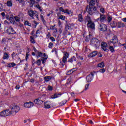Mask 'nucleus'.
Wrapping results in <instances>:
<instances>
[{
  "label": "nucleus",
  "mask_w": 126,
  "mask_h": 126,
  "mask_svg": "<svg viewBox=\"0 0 126 126\" xmlns=\"http://www.w3.org/2000/svg\"><path fill=\"white\" fill-rule=\"evenodd\" d=\"M78 21L80 22H82V21H83V18H82V16L78 17Z\"/></svg>",
  "instance_id": "a19ab883"
},
{
  "label": "nucleus",
  "mask_w": 126,
  "mask_h": 126,
  "mask_svg": "<svg viewBox=\"0 0 126 126\" xmlns=\"http://www.w3.org/2000/svg\"><path fill=\"white\" fill-rule=\"evenodd\" d=\"M50 39L51 40V41H52L53 42H55V41H56V39H55V38L53 36L50 37Z\"/></svg>",
  "instance_id": "8fccbe9b"
},
{
  "label": "nucleus",
  "mask_w": 126,
  "mask_h": 126,
  "mask_svg": "<svg viewBox=\"0 0 126 126\" xmlns=\"http://www.w3.org/2000/svg\"><path fill=\"white\" fill-rule=\"evenodd\" d=\"M96 10H97V7H94V8H93V10H94V11H96Z\"/></svg>",
  "instance_id": "e2e57ef3"
},
{
  "label": "nucleus",
  "mask_w": 126,
  "mask_h": 126,
  "mask_svg": "<svg viewBox=\"0 0 126 126\" xmlns=\"http://www.w3.org/2000/svg\"><path fill=\"white\" fill-rule=\"evenodd\" d=\"M30 6L31 7H33V5H34V4H35V0H30Z\"/></svg>",
  "instance_id": "5701e85b"
},
{
  "label": "nucleus",
  "mask_w": 126,
  "mask_h": 126,
  "mask_svg": "<svg viewBox=\"0 0 126 126\" xmlns=\"http://www.w3.org/2000/svg\"><path fill=\"white\" fill-rule=\"evenodd\" d=\"M45 108L46 109H50V108H51V105H50V104H47V102H46L45 103Z\"/></svg>",
  "instance_id": "72a5a7b5"
},
{
  "label": "nucleus",
  "mask_w": 126,
  "mask_h": 126,
  "mask_svg": "<svg viewBox=\"0 0 126 126\" xmlns=\"http://www.w3.org/2000/svg\"><path fill=\"white\" fill-rule=\"evenodd\" d=\"M117 26L118 28H121L122 27H124L125 26V24L122 23V22H119L117 24Z\"/></svg>",
  "instance_id": "b1692460"
},
{
  "label": "nucleus",
  "mask_w": 126,
  "mask_h": 126,
  "mask_svg": "<svg viewBox=\"0 0 126 126\" xmlns=\"http://www.w3.org/2000/svg\"><path fill=\"white\" fill-rule=\"evenodd\" d=\"M100 11L102 13H104V12H105V9H104V8H100Z\"/></svg>",
  "instance_id": "3c124183"
},
{
  "label": "nucleus",
  "mask_w": 126,
  "mask_h": 126,
  "mask_svg": "<svg viewBox=\"0 0 126 126\" xmlns=\"http://www.w3.org/2000/svg\"><path fill=\"white\" fill-rule=\"evenodd\" d=\"M25 25H28V26L31 27V23H29V22L26 21L24 23Z\"/></svg>",
  "instance_id": "c9c22d12"
},
{
  "label": "nucleus",
  "mask_w": 126,
  "mask_h": 126,
  "mask_svg": "<svg viewBox=\"0 0 126 126\" xmlns=\"http://www.w3.org/2000/svg\"><path fill=\"white\" fill-rule=\"evenodd\" d=\"M48 90H49L50 91H52L53 90V87L51 86H48Z\"/></svg>",
  "instance_id": "49530a36"
},
{
  "label": "nucleus",
  "mask_w": 126,
  "mask_h": 126,
  "mask_svg": "<svg viewBox=\"0 0 126 126\" xmlns=\"http://www.w3.org/2000/svg\"><path fill=\"white\" fill-rule=\"evenodd\" d=\"M97 66L98 67H100V68H103L105 66V63H104V62H102L101 63H99Z\"/></svg>",
  "instance_id": "412c9836"
},
{
  "label": "nucleus",
  "mask_w": 126,
  "mask_h": 126,
  "mask_svg": "<svg viewBox=\"0 0 126 126\" xmlns=\"http://www.w3.org/2000/svg\"><path fill=\"white\" fill-rule=\"evenodd\" d=\"M58 24L59 26H61L62 25V23L61 22V21L59 20Z\"/></svg>",
  "instance_id": "680f3d73"
},
{
  "label": "nucleus",
  "mask_w": 126,
  "mask_h": 126,
  "mask_svg": "<svg viewBox=\"0 0 126 126\" xmlns=\"http://www.w3.org/2000/svg\"><path fill=\"white\" fill-rule=\"evenodd\" d=\"M1 15L2 16H4V15H5V14H4V12H2V13H1Z\"/></svg>",
  "instance_id": "69168bd1"
},
{
  "label": "nucleus",
  "mask_w": 126,
  "mask_h": 126,
  "mask_svg": "<svg viewBox=\"0 0 126 126\" xmlns=\"http://www.w3.org/2000/svg\"><path fill=\"white\" fill-rule=\"evenodd\" d=\"M76 61V58H75V57L73 56L71 59L68 60V62L72 63H74Z\"/></svg>",
  "instance_id": "f3484780"
},
{
  "label": "nucleus",
  "mask_w": 126,
  "mask_h": 126,
  "mask_svg": "<svg viewBox=\"0 0 126 126\" xmlns=\"http://www.w3.org/2000/svg\"><path fill=\"white\" fill-rule=\"evenodd\" d=\"M65 103H66V101H65L64 103H63L62 102H60L59 103V105H60V106H63V105H64V104H65Z\"/></svg>",
  "instance_id": "864d4df0"
},
{
  "label": "nucleus",
  "mask_w": 126,
  "mask_h": 126,
  "mask_svg": "<svg viewBox=\"0 0 126 126\" xmlns=\"http://www.w3.org/2000/svg\"><path fill=\"white\" fill-rule=\"evenodd\" d=\"M91 45L96 48L100 47V41L98 39L93 38L91 40Z\"/></svg>",
  "instance_id": "20e7f679"
},
{
  "label": "nucleus",
  "mask_w": 126,
  "mask_h": 126,
  "mask_svg": "<svg viewBox=\"0 0 126 126\" xmlns=\"http://www.w3.org/2000/svg\"><path fill=\"white\" fill-rule=\"evenodd\" d=\"M7 4L8 6H12V2L11 1L9 0L7 2Z\"/></svg>",
  "instance_id": "e433bc0d"
},
{
  "label": "nucleus",
  "mask_w": 126,
  "mask_h": 126,
  "mask_svg": "<svg viewBox=\"0 0 126 126\" xmlns=\"http://www.w3.org/2000/svg\"><path fill=\"white\" fill-rule=\"evenodd\" d=\"M37 34H40V30H37L36 32V36H37Z\"/></svg>",
  "instance_id": "5fc2aeb1"
},
{
  "label": "nucleus",
  "mask_w": 126,
  "mask_h": 126,
  "mask_svg": "<svg viewBox=\"0 0 126 126\" xmlns=\"http://www.w3.org/2000/svg\"><path fill=\"white\" fill-rule=\"evenodd\" d=\"M30 41L32 44H35V40H34V38H33V36L30 37Z\"/></svg>",
  "instance_id": "2f4dec72"
},
{
  "label": "nucleus",
  "mask_w": 126,
  "mask_h": 126,
  "mask_svg": "<svg viewBox=\"0 0 126 126\" xmlns=\"http://www.w3.org/2000/svg\"><path fill=\"white\" fill-rule=\"evenodd\" d=\"M14 19H15V20H16V21H17L18 22L19 21V20H20V19L18 17H17V16H15V17H14Z\"/></svg>",
  "instance_id": "c03bdc74"
},
{
  "label": "nucleus",
  "mask_w": 126,
  "mask_h": 126,
  "mask_svg": "<svg viewBox=\"0 0 126 126\" xmlns=\"http://www.w3.org/2000/svg\"><path fill=\"white\" fill-rule=\"evenodd\" d=\"M70 24H66L65 25V29L66 30H69V29H70Z\"/></svg>",
  "instance_id": "f704fd0d"
},
{
  "label": "nucleus",
  "mask_w": 126,
  "mask_h": 126,
  "mask_svg": "<svg viewBox=\"0 0 126 126\" xmlns=\"http://www.w3.org/2000/svg\"><path fill=\"white\" fill-rule=\"evenodd\" d=\"M51 79H52V77L49 76H46L44 77V80H45V81H50V80H51Z\"/></svg>",
  "instance_id": "bb28decb"
},
{
  "label": "nucleus",
  "mask_w": 126,
  "mask_h": 126,
  "mask_svg": "<svg viewBox=\"0 0 126 126\" xmlns=\"http://www.w3.org/2000/svg\"><path fill=\"white\" fill-rule=\"evenodd\" d=\"M99 29L103 32H107V26L104 24H101L99 27Z\"/></svg>",
  "instance_id": "6e6552de"
},
{
  "label": "nucleus",
  "mask_w": 126,
  "mask_h": 126,
  "mask_svg": "<svg viewBox=\"0 0 126 126\" xmlns=\"http://www.w3.org/2000/svg\"><path fill=\"white\" fill-rule=\"evenodd\" d=\"M15 88H16V89H17V90H18L19 89V88H20V86H19V85H17L16 86Z\"/></svg>",
  "instance_id": "603ef678"
},
{
  "label": "nucleus",
  "mask_w": 126,
  "mask_h": 126,
  "mask_svg": "<svg viewBox=\"0 0 126 126\" xmlns=\"http://www.w3.org/2000/svg\"><path fill=\"white\" fill-rule=\"evenodd\" d=\"M89 123H90V124H91V125L93 124V122L91 120H89Z\"/></svg>",
  "instance_id": "bf43d9fd"
},
{
  "label": "nucleus",
  "mask_w": 126,
  "mask_h": 126,
  "mask_svg": "<svg viewBox=\"0 0 126 126\" xmlns=\"http://www.w3.org/2000/svg\"><path fill=\"white\" fill-rule=\"evenodd\" d=\"M113 18H112V17H108L107 18V21L108 22H111L112 21Z\"/></svg>",
  "instance_id": "79ce46f5"
},
{
  "label": "nucleus",
  "mask_w": 126,
  "mask_h": 126,
  "mask_svg": "<svg viewBox=\"0 0 126 126\" xmlns=\"http://www.w3.org/2000/svg\"><path fill=\"white\" fill-rule=\"evenodd\" d=\"M16 64L14 63H11L8 64V67H13V66H15Z\"/></svg>",
  "instance_id": "a878e982"
},
{
  "label": "nucleus",
  "mask_w": 126,
  "mask_h": 126,
  "mask_svg": "<svg viewBox=\"0 0 126 126\" xmlns=\"http://www.w3.org/2000/svg\"><path fill=\"white\" fill-rule=\"evenodd\" d=\"M123 21H124V22H126V18H124L122 19Z\"/></svg>",
  "instance_id": "0e129e2a"
},
{
  "label": "nucleus",
  "mask_w": 126,
  "mask_h": 126,
  "mask_svg": "<svg viewBox=\"0 0 126 126\" xmlns=\"http://www.w3.org/2000/svg\"><path fill=\"white\" fill-rule=\"evenodd\" d=\"M33 51H35V53H38V50L35 48V47H33Z\"/></svg>",
  "instance_id": "13d9d810"
},
{
  "label": "nucleus",
  "mask_w": 126,
  "mask_h": 126,
  "mask_svg": "<svg viewBox=\"0 0 126 126\" xmlns=\"http://www.w3.org/2000/svg\"><path fill=\"white\" fill-rule=\"evenodd\" d=\"M79 100H80V99H78V98H75V99H74V101L75 102H78V101H79Z\"/></svg>",
  "instance_id": "4d7b16f0"
},
{
  "label": "nucleus",
  "mask_w": 126,
  "mask_h": 126,
  "mask_svg": "<svg viewBox=\"0 0 126 126\" xmlns=\"http://www.w3.org/2000/svg\"><path fill=\"white\" fill-rule=\"evenodd\" d=\"M63 54H64V55L63 58L62 62L64 63H66L67 59H68V57L69 56V53H68L66 52H64Z\"/></svg>",
  "instance_id": "0eeeda50"
},
{
  "label": "nucleus",
  "mask_w": 126,
  "mask_h": 126,
  "mask_svg": "<svg viewBox=\"0 0 126 126\" xmlns=\"http://www.w3.org/2000/svg\"><path fill=\"white\" fill-rule=\"evenodd\" d=\"M53 46H54V44H53V43L50 42V43H49V44L48 47H49L50 49H52V48H53Z\"/></svg>",
  "instance_id": "ea45409f"
},
{
  "label": "nucleus",
  "mask_w": 126,
  "mask_h": 126,
  "mask_svg": "<svg viewBox=\"0 0 126 126\" xmlns=\"http://www.w3.org/2000/svg\"><path fill=\"white\" fill-rule=\"evenodd\" d=\"M37 59L38 58H42L43 57V53L41 52H37V56H36Z\"/></svg>",
  "instance_id": "393cba45"
},
{
  "label": "nucleus",
  "mask_w": 126,
  "mask_h": 126,
  "mask_svg": "<svg viewBox=\"0 0 126 126\" xmlns=\"http://www.w3.org/2000/svg\"><path fill=\"white\" fill-rule=\"evenodd\" d=\"M6 19H8L11 23H13V24H14V22H15L14 17L13 18L12 17H6Z\"/></svg>",
  "instance_id": "dca6fc26"
},
{
  "label": "nucleus",
  "mask_w": 126,
  "mask_h": 126,
  "mask_svg": "<svg viewBox=\"0 0 126 126\" xmlns=\"http://www.w3.org/2000/svg\"><path fill=\"white\" fill-rule=\"evenodd\" d=\"M96 74V72L95 71L91 72V74L86 77L87 81H88V82H91L92 79L94 77V74Z\"/></svg>",
  "instance_id": "39448f33"
},
{
  "label": "nucleus",
  "mask_w": 126,
  "mask_h": 126,
  "mask_svg": "<svg viewBox=\"0 0 126 126\" xmlns=\"http://www.w3.org/2000/svg\"><path fill=\"white\" fill-rule=\"evenodd\" d=\"M0 10H2V5L0 4Z\"/></svg>",
  "instance_id": "052dcab7"
},
{
  "label": "nucleus",
  "mask_w": 126,
  "mask_h": 126,
  "mask_svg": "<svg viewBox=\"0 0 126 126\" xmlns=\"http://www.w3.org/2000/svg\"><path fill=\"white\" fill-rule=\"evenodd\" d=\"M107 47H108V43L106 42H103L101 44V48L104 52H107Z\"/></svg>",
  "instance_id": "f8f14e48"
},
{
  "label": "nucleus",
  "mask_w": 126,
  "mask_h": 126,
  "mask_svg": "<svg viewBox=\"0 0 126 126\" xmlns=\"http://www.w3.org/2000/svg\"><path fill=\"white\" fill-rule=\"evenodd\" d=\"M19 2L22 3V5H24L25 4V1L23 0H17Z\"/></svg>",
  "instance_id": "4c0bfd02"
},
{
  "label": "nucleus",
  "mask_w": 126,
  "mask_h": 126,
  "mask_svg": "<svg viewBox=\"0 0 126 126\" xmlns=\"http://www.w3.org/2000/svg\"><path fill=\"white\" fill-rule=\"evenodd\" d=\"M88 87H89V84H87L85 86L84 91H86V90H88Z\"/></svg>",
  "instance_id": "58836bf2"
},
{
  "label": "nucleus",
  "mask_w": 126,
  "mask_h": 126,
  "mask_svg": "<svg viewBox=\"0 0 126 126\" xmlns=\"http://www.w3.org/2000/svg\"><path fill=\"white\" fill-rule=\"evenodd\" d=\"M78 59H79L80 60H81V61L83 60V57L81 56H78Z\"/></svg>",
  "instance_id": "6e6d98bb"
},
{
  "label": "nucleus",
  "mask_w": 126,
  "mask_h": 126,
  "mask_svg": "<svg viewBox=\"0 0 126 126\" xmlns=\"http://www.w3.org/2000/svg\"><path fill=\"white\" fill-rule=\"evenodd\" d=\"M109 46V50L111 52V53H114L115 52V49H114V47L112 46V44Z\"/></svg>",
  "instance_id": "cd10ccee"
},
{
  "label": "nucleus",
  "mask_w": 126,
  "mask_h": 126,
  "mask_svg": "<svg viewBox=\"0 0 126 126\" xmlns=\"http://www.w3.org/2000/svg\"><path fill=\"white\" fill-rule=\"evenodd\" d=\"M59 9L61 11H62L63 12H64V13H66L68 15L71 14V13H72V12H71V11L67 9L64 10L63 8V7H60Z\"/></svg>",
  "instance_id": "9b49d317"
},
{
  "label": "nucleus",
  "mask_w": 126,
  "mask_h": 126,
  "mask_svg": "<svg viewBox=\"0 0 126 126\" xmlns=\"http://www.w3.org/2000/svg\"><path fill=\"white\" fill-rule=\"evenodd\" d=\"M105 71H106V69H105V68H102V69H99V71L96 72L95 73L96 74V75H97V74H99L100 72H101V73H104Z\"/></svg>",
  "instance_id": "aec40b11"
},
{
  "label": "nucleus",
  "mask_w": 126,
  "mask_h": 126,
  "mask_svg": "<svg viewBox=\"0 0 126 126\" xmlns=\"http://www.w3.org/2000/svg\"><path fill=\"white\" fill-rule=\"evenodd\" d=\"M46 60H47V58L42 57L41 58V61H42L43 64L46 63Z\"/></svg>",
  "instance_id": "473e14b6"
},
{
  "label": "nucleus",
  "mask_w": 126,
  "mask_h": 126,
  "mask_svg": "<svg viewBox=\"0 0 126 126\" xmlns=\"http://www.w3.org/2000/svg\"><path fill=\"white\" fill-rule=\"evenodd\" d=\"M110 26L112 28H116V27H117L118 26V24H117L116 22L113 21L111 23Z\"/></svg>",
  "instance_id": "6ab92c4d"
},
{
  "label": "nucleus",
  "mask_w": 126,
  "mask_h": 126,
  "mask_svg": "<svg viewBox=\"0 0 126 126\" xmlns=\"http://www.w3.org/2000/svg\"><path fill=\"white\" fill-rule=\"evenodd\" d=\"M94 5H95V0H91L89 2V5L87 6L86 10L90 15H93L92 9L93 8V6H94Z\"/></svg>",
  "instance_id": "f03ea898"
},
{
  "label": "nucleus",
  "mask_w": 126,
  "mask_h": 126,
  "mask_svg": "<svg viewBox=\"0 0 126 126\" xmlns=\"http://www.w3.org/2000/svg\"><path fill=\"white\" fill-rule=\"evenodd\" d=\"M36 7H37V8H38V9L40 10V11H42V9H41V6H40V5L39 4L36 5Z\"/></svg>",
  "instance_id": "de8ad7c7"
},
{
  "label": "nucleus",
  "mask_w": 126,
  "mask_h": 126,
  "mask_svg": "<svg viewBox=\"0 0 126 126\" xmlns=\"http://www.w3.org/2000/svg\"><path fill=\"white\" fill-rule=\"evenodd\" d=\"M19 27H23V24H20L19 25Z\"/></svg>",
  "instance_id": "774afa93"
},
{
  "label": "nucleus",
  "mask_w": 126,
  "mask_h": 126,
  "mask_svg": "<svg viewBox=\"0 0 126 126\" xmlns=\"http://www.w3.org/2000/svg\"><path fill=\"white\" fill-rule=\"evenodd\" d=\"M40 17L42 22L44 23V24H45L46 23V21H45V19H44V17L41 16Z\"/></svg>",
  "instance_id": "37998d69"
},
{
  "label": "nucleus",
  "mask_w": 126,
  "mask_h": 126,
  "mask_svg": "<svg viewBox=\"0 0 126 126\" xmlns=\"http://www.w3.org/2000/svg\"><path fill=\"white\" fill-rule=\"evenodd\" d=\"M28 13L30 16H34V15H36V13H34V11L32 10H29Z\"/></svg>",
  "instance_id": "a211bd4d"
},
{
  "label": "nucleus",
  "mask_w": 126,
  "mask_h": 126,
  "mask_svg": "<svg viewBox=\"0 0 126 126\" xmlns=\"http://www.w3.org/2000/svg\"><path fill=\"white\" fill-rule=\"evenodd\" d=\"M71 96H72L73 97H74V93H71Z\"/></svg>",
  "instance_id": "338daca9"
},
{
  "label": "nucleus",
  "mask_w": 126,
  "mask_h": 126,
  "mask_svg": "<svg viewBox=\"0 0 126 126\" xmlns=\"http://www.w3.org/2000/svg\"><path fill=\"white\" fill-rule=\"evenodd\" d=\"M33 102L36 105H41V104H43V101L42 100H41L40 98H37V99H35L33 101Z\"/></svg>",
  "instance_id": "4468645a"
},
{
  "label": "nucleus",
  "mask_w": 126,
  "mask_h": 126,
  "mask_svg": "<svg viewBox=\"0 0 126 126\" xmlns=\"http://www.w3.org/2000/svg\"><path fill=\"white\" fill-rule=\"evenodd\" d=\"M10 108L11 110L7 109L3 111L0 113V116H1V117H7V116H10V115H15V114L18 113L20 110V108H19L18 105L15 104L11 105Z\"/></svg>",
  "instance_id": "f257e3e1"
},
{
  "label": "nucleus",
  "mask_w": 126,
  "mask_h": 126,
  "mask_svg": "<svg viewBox=\"0 0 126 126\" xmlns=\"http://www.w3.org/2000/svg\"><path fill=\"white\" fill-rule=\"evenodd\" d=\"M8 58H9L8 54H7V53H5L3 55V59L6 60V59H8Z\"/></svg>",
  "instance_id": "c756f323"
},
{
  "label": "nucleus",
  "mask_w": 126,
  "mask_h": 126,
  "mask_svg": "<svg viewBox=\"0 0 126 126\" xmlns=\"http://www.w3.org/2000/svg\"><path fill=\"white\" fill-rule=\"evenodd\" d=\"M119 39H118V37L117 36H114L112 40L108 42V45H111L112 44H117V43H118Z\"/></svg>",
  "instance_id": "423d86ee"
},
{
  "label": "nucleus",
  "mask_w": 126,
  "mask_h": 126,
  "mask_svg": "<svg viewBox=\"0 0 126 126\" xmlns=\"http://www.w3.org/2000/svg\"><path fill=\"white\" fill-rule=\"evenodd\" d=\"M76 70H77L76 68H74L70 70V72H71V71H72V72H73V71H76Z\"/></svg>",
  "instance_id": "09e8293b"
},
{
  "label": "nucleus",
  "mask_w": 126,
  "mask_h": 126,
  "mask_svg": "<svg viewBox=\"0 0 126 126\" xmlns=\"http://www.w3.org/2000/svg\"><path fill=\"white\" fill-rule=\"evenodd\" d=\"M100 19L101 22H104V21H106V20H107L106 17H103V16H100Z\"/></svg>",
  "instance_id": "c85d7f7f"
},
{
  "label": "nucleus",
  "mask_w": 126,
  "mask_h": 126,
  "mask_svg": "<svg viewBox=\"0 0 126 126\" xmlns=\"http://www.w3.org/2000/svg\"><path fill=\"white\" fill-rule=\"evenodd\" d=\"M59 19H61V20H64L65 19V17L64 16H60Z\"/></svg>",
  "instance_id": "a18cd8bd"
},
{
  "label": "nucleus",
  "mask_w": 126,
  "mask_h": 126,
  "mask_svg": "<svg viewBox=\"0 0 126 126\" xmlns=\"http://www.w3.org/2000/svg\"><path fill=\"white\" fill-rule=\"evenodd\" d=\"M85 18L88 22V27H89V28H91V29H95V24H94V23L92 22V21L91 20V18H90V17L86 16Z\"/></svg>",
  "instance_id": "7ed1b4c3"
},
{
  "label": "nucleus",
  "mask_w": 126,
  "mask_h": 126,
  "mask_svg": "<svg viewBox=\"0 0 126 126\" xmlns=\"http://www.w3.org/2000/svg\"><path fill=\"white\" fill-rule=\"evenodd\" d=\"M34 60H33V61L32 62L33 63V64H34V63H36V64H37V65H41V60L39 59V60H37L36 61V62H34Z\"/></svg>",
  "instance_id": "4be33fe9"
},
{
  "label": "nucleus",
  "mask_w": 126,
  "mask_h": 126,
  "mask_svg": "<svg viewBox=\"0 0 126 126\" xmlns=\"http://www.w3.org/2000/svg\"><path fill=\"white\" fill-rule=\"evenodd\" d=\"M7 32L9 34H15L16 32L11 27H9L8 29L7 30Z\"/></svg>",
  "instance_id": "9d476101"
},
{
  "label": "nucleus",
  "mask_w": 126,
  "mask_h": 126,
  "mask_svg": "<svg viewBox=\"0 0 126 126\" xmlns=\"http://www.w3.org/2000/svg\"><path fill=\"white\" fill-rule=\"evenodd\" d=\"M24 106L25 108H31L34 106V103L31 101L29 102H26L24 104Z\"/></svg>",
  "instance_id": "1a4fd4ad"
},
{
  "label": "nucleus",
  "mask_w": 126,
  "mask_h": 126,
  "mask_svg": "<svg viewBox=\"0 0 126 126\" xmlns=\"http://www.w3.org/2000/svg\"><path fill=\"white\" fill-rule=\"evenodd\" d=\"M97 54H98V53H97V51H94L90 53L88 55V57H89L90 58H93V57H95L96 56H97Z\"/></svg>",
  "instance_id": "2eb2a0df"
},
{
  "label": "nucleus",
  "mask_w": 126,
  "mask_h": 126,
  "mask_svg": "<svg viewBox=\"0 0 126 126\" xmlns=\"http://www.w3.org/2000/svg\"><path fill=\"white\" fill-rule=\"evenodd\" d=\"M91 36V34H89V35L86 36L85 40L86 42H88L89 40H90V36Z\"/></svg>",
  "instance_id": "7c9ffc66"
},
{
  "label": "nucleus",
  "mask_w": 126,
  "mask_h": 126,
  "mask_svg": "<svg viewBox=\"0 0 126 126\" xmlns=\"http://www.w3.org/2000/svg\"><path fill=\"white\" fill-rule=\"evenodd\" d=\"M60 96H62V94L56 93L51 96V99H56V98H59Z\"/></svg>",
  "instance_id": "ddd939ff"
}]
</instances>
